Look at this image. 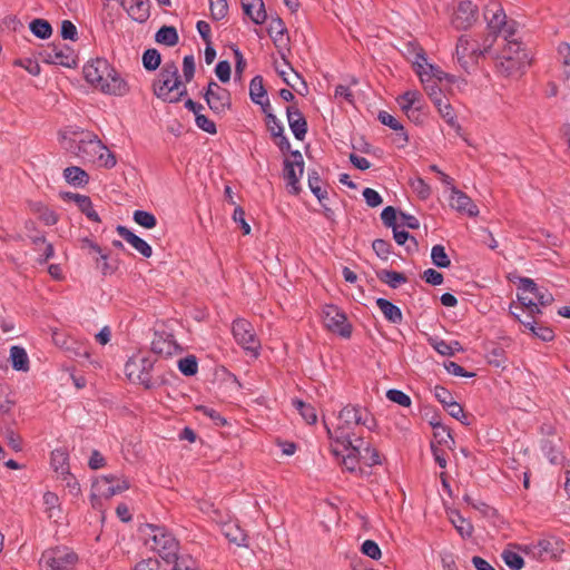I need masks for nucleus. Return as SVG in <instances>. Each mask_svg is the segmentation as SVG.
Returning a JSON list of instances; mask_svg holds the SVG:
<instances>
[{
  "label": "nucleus",
  "mask_w": 570,
  "mask_h": 570,
  "mask_svg": "<svg viewBox=\"0 0 570 570\" xmlns=\"http://www.w3.org/2000/svg\"><path fill=\"white\" fill-rule=\"evenodd\" d=\"M337 423L331 429L324 421V426L328 439L333 444H351V438L357 436L355 429L360 425H364L367 429H372L368 425V414L360 405L347 404L337 414Z\"/></svg>",
  "instance_id": "nucleus-1"
},
{
  "label": "nucleus",
  "mask_w": 570,
  "mask_h": 570,
  "mask_svg": "<svg viewBox=\"0 0 570 570\" xmlns=\"http://www.w3.org/2000/svg\"><path fill=\"white\" fill-rule=\"evenodd\" d=\"M158 43L173 47L178 43L179 36L175 27L163 26L155 36Z\"/></svg>",
  "instance_id": "nucleus-38"
},
{
  "label": "nucleus",
  "mask_w": 570,
  "mask_h": 570,
  "mask_svg": "<svg viewBox=\"0 0 570 570\" xmlns=\"http://www.w3.org/2000/svg\"><path fill=\"white\" fill-rule=\"evenodd\" d=\"M493 42L494 38L490 36L484 39L482 46L469 35L460 36L455 47L459 65L468 71L481 57H484L490 51Z\"/></svg>",
  "instance_id": "nucleus-5"
},
{
  "label": "nucleus",
  "mask_w": 570,
  "mask_h": 570,
  "mask_svg": "<svg viewBox=\"0 0 570 570\" xmlns=\"http://www.w3.org/2000/svg\"><path fill=\"white\" fill-rule=\"evenodd\" d=\"M558 55L563 65V73L570 77V45L567 42L560 43Z\"/></svg>",
  "instance_id": "nucleus-64"
},
{
  "label": "nucleus",
  "mask_w": 570,
  "mask_h": 570,
  "mask_svg": "<svg viewBox=\"0 0 570 570\" xmlns=\"http://www.w3.org/2000/svg\"><path fill=\"white\" fill-rule=\"evenodd\" d=\"M452 523L462 538H470L472 535L473 525L461 515H458L456 519H452Z\"/></svg>",
  "instance_id": "nucleus-63"
},
{
  "label": "nucleus",
  "mask_w": 570,
  "mask_h": 570,
  "mask_svg": "<svg viewBox=\"0 0 570 570\" xmlns=\"http://www.w3.org/2000/svg\"><path fill=\"white\" fill-rule=\"evenodd\" d=\"M285 31L286 28L281 18L272 19L267 28V33L275 43L283 40Z\"/></svg>",
  "instance_id": "nucleus-54"
},
{
  "label": "nucleus",
  "mask_w": 570,
  "mask_h": 570,
  "mask_svg": "<svg viewBox=\"0 0 570 570\" xmlns=\"http://www.w3.org/2000/svg\"><path fill=\"white\" fill-rule=\"evenodd\" d=\"M129 489V482L118 474L101 475L92 483V494L109 499Z\"/></svg>",
  "instance_id": "nucleus-11"
},
{
  "label": "nucleus",
  "mask_w": 570,
  "mask_h": 570,
  "mask_svg": "<svg viewBox=\"0 0 570 570\" xmlns=\"http://www.w3.org/2000/svg\"><path fill=\"white\" fill-rule=\"evenodd\" d=\"M114 67L110 66V63L104 59V58H97L95 60L88 61L83 66V77L90 85H94L95 82L101 81V77L110 76V72H112Z\"/></svg>",
  "instance_id": "nucleus-21"
},
{
  "label": "nucleus",
  "mask_w": 570,
  "mask_h": 570,
  "mask_svg": "<svg viewBox=\"0 0 570 570\" xmlns=\"http://www.w3.org/2000/svg\"><path fill=\"white\" fill-rule=\"evenodd\" d=\"M249 97L254 104H261V100L267 98V91L262 76H255L249 82Z\"/></svg>",
  "instance_id": "nucleus-42"
},
{
  "label": "nucleus",
  "mask_w": 570,
  "mask_h": 570,
  "mask_svg": "<svg viewBox=\"0 0 570 570\" xmlns=\"http://www.w3.org/2000/svg\"><path fill=\"white\" fill-rule=\"evenodd\" d=\"M132 219L136 224L148 229L154 228L157 224L154 214L140 209L134 212Z\"/></svg>",
  "instance_id": "nucleus-55"
},
{
  "label": "nucleus",
  "mask_w": 570,
  "mask_h": 570,
  "mask_svg": "<svg viewBox=\"0 0 570 570\" xmlns=\"http://www.w3.org/2000/svg\"><path fill=\"white\" fill-rule=\"evenodd\" d=\"M364 439L361 435L351 438V444H340L343 448V453L346 452L345 455L356 456L358 460L362 458ZM338 446V444H335Z\"/></svg>",
  "instance_id": "nucleus-50"
},
{
  "label": "nucleus",
  "mask_w": 570,
  "mask_h": 570,
  "mask_svg": "<svg viewBox=\"0 0 570 570\" xmlns=\"http://www.w3.org/2000/svg\"><path fill=\"white\" fill-rule=\"evenodd\" d=\"M43 60L47 63L58 65L67 68H75L78 62L75 51L66 45L48 47L45 50Z\"/></svg>",
  "instance_id": "nucleus-16"
},
{
  "label": "nucleus",
  "mask_w": 570,
  "mask_h": 570,
  "mask_svg": "<svg viewBox=\"0 0 570 570\" xmlns=\"http://www.w3.org/2000/svg\"><path fill=\"white\" fill-rule=\"evenodd\" d=\"M484 19L490 30V37L502 36L509 39L515 36L518 30L517 21L508 19L502 6L497 0L490 1L484 8Z\"/></svg>",
  "instance_id": "nucleus-6"
},
{
  "label": "nucleus",
  "mask_w": 570,
  "mask_h": 570,
  "mask_svg": "<svg viewBox=\"0 0 570 570\" xmlns=\"http://www.w3.org/2000/svg\"><path fill=\"white\" fill-rule=\"evenodd\" d=\"M501 558L511 570H520L524 566L523 558L514 551L504 550L501 553Z\"/></svg>",
  "instance_id": "nucleus-56"
},
{
  "label": "nucleus",
  "mask_w": 570,
  "mask_h": 570,
  "mask_svg": "<svg viewBox=\"0 0 570 570\" xmlns=\"http://www.w3.org/2000/svg\"><path fill=\"white\" fill-rule=\"evenodd\" d=\"M145 544L157 552L164 560H175L178 557L179 542L164 525L144 524L140 528Z\"/></svg>",
  "instance_id": "nucleus-3"
},
{
  "label": "nucleus",
  "mask_w": 570,
  "mask_h": 570,
  "mask_svg": "<svg viewBox=\"0 0 570 570\" xmlns=\"http://www.w3.org/2000/svg\"><path fill=\"white\" fill-rule=\"evenodd\" d=\"M288 126L297 140H303L307 132V121L304 115L296 106L286 108Z\"/></svg>",
  "instance_id": "nucleus-25"
},
{
  "label": "nucleus",
  "mask_w": 570,
  "mask_h": 570,
  "mask_svg": "<svg viewBox=\"0 0 570 570\" xmlns=\"http://www.w3.org/2000/svg\"><path fill=\"white\" fill-rule=\"evenodd\" d=\"M507 42L504 48L502 49L500 56H519L522 58V53H528L527 50L522 47L521 42H519L514 37L504 39Z\"/></svg>",
  "instance_id": "nucleus-52"
},
{
  "label": "nucleus",
  "mask_w": 570,
  "mask_h": 570,
  "mask_svg": "<svg viewBox=\"0 0 570 570\" xmlns=\"http://www.w3.org/2000/svg\"><path fill=\"white\" fill-rule=\"evenodd\" d=\"M307 184L313 195L323 205V200L327 198V191L322 188V179L316 170L308 171Z\"/></svg>",
  "instance_id": "nucleus-40"
},
{
  "label": "nucleus",
  "mask_w": 570,
  "mask_h": 570,
  "mask_svg": "<svg viewBox=\"0 0 570 570\" xmlns=\"http://www.w3.org/2000/svg\"><path fill=\"white\" fill-rule=\"evenodd\" d=\"M179 558L175 560H158L149 558L141 560L135 566V570H175V563L178 562Z\"/></svg>",
  "instance_id": "nucleus-35"
},
{
  "label": "nucleus",
  "mask_w": 570,
  "mask_h": 570,
  "mask_svg": "<svg viewBox=\"0 0 570 570\" xmlns=\"http://www.w3.org/2000/svg\"><path fill=\"white\" fill-rule=\"evenodd\" d=\"M431 259L436 267L446 268L451 265V261L443 245H434L431 249Z\"/></svg>",
  "instance_id": "nucleus-48"
},
{
  "label": "nucleus",
  "mask_w": 570,
  "mask_h": 570,
  "mask_svg": "<svg viewBox=\"0 0 570 570\" xmlns=\"http://www.w3.org/2000/svg\"><path fill=\"white\" fill-rule=\"evenodd\" d=\"M233 336L238 345L245 351L258 355L261 342L256 335L254 326L245 318H237L232 326Z\"/></svg>",
  "instance_id": "nucleus-10"
},
{
  "label": "nucleus",
  "mask_w": 570,
  "mask_h": 570,
  "mask_svg": "<svg viewBox=\"0 0 570 570\" xmlns=\"http://www.w3.org/2000/svg\"><path fill=\"white\" fill-rule=\"evenodd\" d=\"M323 324L330 332L343 338H350L353 326L346 314L336 305L328 304L322 308Z\"/></svg>",
  "instance_id": "nucleus-9"
},
{
  "label": "nucleus",
  "mask_w": 570,
  "mask_h": 570,
  "mask_svg": "<svg viewBox=\"0 0 570 570\" xmlns=\"http://www.w3.org/2000/svg\"><path fill=\"white\" fill-rule=\"evenodd\" d=\"M154 94L165 102L176 104L187 95L186 85L183 81L155 80L153 85Z\"/></svg>",
  "instance_id": "nucleus-14"
},
{
  "label": "nucleus",
  "mask_w": 570,
  "mask_h": 570,
  "mask_svg": "<svg viewBox=\"0 0 570 570\" xmlns=\"http://www.w3.org/2000/svg\"><path fill=\"white\" fill-rule=\"evenodd\" d=\"M179 350L178 344L171 334L156 333L151 341V351L164 357L176 354Z\"/></svg>",
  "instance_id": "nucleus-22"
},
{
  "label": "nucleus",
  "mask_w": 570,
  "mask_h": 570,
  "mask_svg": "<svg viewBox=\"0 0 570 570\" xmlns=\"http://www.w3.org/2000/svg\"><path fill=\"white\" fill-rule=\"evenodd\" d=\"M10 360L16 371L27 372L29 370V357L22 346L13 345L10 347Z\"/></svg>",
  "instance_id": "nucleus-36"
},
{
  "label": "nucleus",
  "mask_w": 570,
  "mask_h": 570,
  "mask_svg": "<svg viewBox=\"0 0 570 570\" xmlns=\"http://www.w3.org/2000/svg\"><path fill=\"white\" fill-rule=\"evenodd\" d=\"M101 92L111 96L122 97L129 92V86L127 81L120 76V73L114 68L110 76H102L101 81L92 85Z\"/></svg>",
  "instance_id": "nucleus-17"
},
{
  "label": "nucleus",
  "mask_w": 570,
  "mask_h": 570,
  "mask_svg": "<svg viewBox=\"0 0 570 570\" xmlns=\"http://www.w3.org/2000/svg\"><path fill=\"white\" fill-rule=\"evenodd\" d=\"M43 504L46 508V513L49 519L59 517L60 508H59V498L53 492H46L43 494Z\"/></svg>",
  "instance_id": "nucleus-47"
},
{
  "label": "nucleus",
  "mask_w": 570,
  "mask_h": 570,
  "mask_svg": "<svg viewBox=\"0 0 570 570\" xmlns=\"http://www.w3.org/2000/svg\"><path fill=\"white\" fill-rule=\"evenodd\" d=\"M479 18V8L471 0H462L458 3L451 18V24L456 30L470 29Z\"/></svg>",
  "instance_id": "nucleus-13"
},
{
  "label": "nucleus",
  "mask_w": 570,
  "mask_h": 570,
  "mask_svg": "<svg viewBox=\"0 0 570 570\" xmlns=\"http://www.w3.org/2000/svg\"><path fill=\"white\" fill-rule=\"evenodd\" d=\"M29 28H30L31 32L40 39H47L52 33V28H51L50 23L45 19H39V18L33 19L30 22Z\"/></svg>",
  "instance_id": "nucleus-45"
},
{
  "label": "nucleus",
  "mask_w": 570,
  "mask_h": 570,
  "mask_svg": "<svg viewBox=\"0 0 570 570\" xmlns=\"http://www.w3.org/2000/svg\"><path fill=\"white\" fill-rule=\"evenodd\" d=\"M450 206L461 214H465L469 217H476L479 215V208L473 200L463 191L459 190L454 186L451 187Z\"/></svg>",
  "instance_id": "nucleus-20"
},
{
  "label": "nucleus",
  "mask_w": 570,
  "mask_h": 570,
  "mask_svg": "<svg viewBox=\"0 0 570 570\" xmlns=\"http://www.w3.org/2000/svg\"><path fill=\"white\" fill-rule=\"evenodd\" d=\"M518 289L517 298L529 311L531 318L541 313V307L553 302L552 294L548 289L539 287L531 278L521 277Z\"/></svg>",
  "instance_id": "nucleus-4"
},
{
  "label": "nucleus",
  "mask_w": 570,
  "mask_h": 570,
  "mask_svg": "<svg viewBox=\"0 0 570 570\" xmlns=\"http://www.w3.org/2000/svg\"><path fill=\"white\" fill-rule=\"evenodd\" d=\"M429 344L441 355L443 356H452L454 355V348L451 344L445 342L444 340L433 336L429 337Z\"/></svg>",
  "instance_id": "nucleus-58"
},
{
  "label": "nucleus",
  "mask_w": 570,
  "mask_h": 570,
  "mask_svg": "<svg viewBox=\"0 0 570 570\" xmlns=\"http://www.w3.org/2000/svg\"><path fill=\"white\" fill-rule=\"evenodd\" d=\"M224 533L229 542L237 544L238 547L247 546V535L245 532L236 524H226L224 527Z\"/></svg>",
  "instance_id": "nucleus-44"
},
{
  "label": "nucleus",
  "mask_w": 570,
  "mask_h": 570,
  "mask_svg": "<svg viewBox=\"0 0 570 570\" xmlns=\"http://www.w3.org/2000/svg\"><path fill=\"white\" fill-rule=\"evenodd\" d=\"M116 230L121 238L130 244L144 257L149 258L153 255L151 246L146 240L129 230L126 226L118 225Z\"/></svg>",
  "instance_id": "nucleus-26"
},
{
  "label": "nucleus",
  "mask_w": 570,
  "mask_h": 570,
  "mask_svg": "<svg viewBox=\"0 0 570 570\" xmlns=\"http://www.w3.org/2000/svg\"><path fill=\"white\" fill-rule=\"evenodd\" d=\"M422 95L417 90H407L397 98L402 111L409 112L410 109L421 108Z\"/></svg>",
  "instance_id": "nucleus-37"
},
{
  "label": "nucleus",
  "mask_w": 570,
  "mask_h": 570,
  "mask_svg": "<svg viewBox=\"0 0 570 570\" xmlns=\"http://www.w3.org/2000/svg\"><path fill=\"white\" fill-rule=\"evenodd\" d=\"M361 462L365 466H374L382 464L381 455L379 451L372 448L368 443L364 441Z\"/></svg>",
  "instance_id": "nucleus-46"
},
{
  "label": "nucleus",
  "mask_w": 570,
  "mask_h": 570,
  "mask_svg": "<svg viewBox=\"0 0 570 570\" xmlns=\"http://www.w3.org/2000/svg\"><path fill=\"white\" fill-rule=\"evenodd\" d=\"M78 556L66 546L45 550L39 560L41 570H75Z\"/></svg>",
  "instance_id": "nucleus-7"
},
{
  "label": "nucleus",
  "mask_w": 570,
  "mask_h": 570,
  "mask_svg": "<svg viewBox=\"0 0 570 570\" xmlns=\"http://www.w3.org/2000/svg\"><path fill=\"white\" fill-rule=\"evenodd\" d=\"M529 63L530 57L528 53H522V58L519 56L514 58H512V56H499L497 58L495 68L500 75L509 77L515 75Z\"/></svg>",
  "instance_id": "nucleus-19"
},
{
  "label": "nucleus",
  "mask_w": 570,
  "mask_h": 570,
  "mask_svg": "<svg viewBox=\"0 0 570 570\" xmlns=\"http://www.w3.org/2000/svg\"><path fill=\"white\" fill-rule=\"evenodd\" d=\"M444 409L448 411V413L452 417L456 419L462 424H464V425L470 424V422L468 421L466 414H464V412H463V407L454 400L451 403H449Z\"/></svg>",
  "instance_id": "nucleus-62"
},
{
  "label": "nucleus",
  "mask_w": 570,
  "mask_h": 570,
  "mask_svg": "<svg viewBox=\"0 0 570 570\" xmlns=\"http://www.w3.org/2000/svg\"><path fill=\"white\" fill-rule=\"evenodd\" d=\"M386 397L401 406L409 407L411 405V397L401 390L391 389L386 392Z\"/></svg>",
  "instance_id": "nucleus-61"
},
{
  "label": "nucleus",
  "mask_w": 570,
  "mask_h": 570,
  "mask_svg": "<svg viewBox=\"0 0 570 570\" xmlns=\"http://www.w3.org/2000/svg\"><path fill=\"white\" fill-rule=\"evenodd\" d=\"M154 363L155 361L147 356L138 355L130 357L125 364V373L131 382L139 383L146 389H151L154 386L151 379Z\"/></svg>",
  "instance_id": "nucleus-8"
},
{
  "label": "nucleus",
  "mask_w": 570,
  "mask_h": 570,
  "mask_svg": "<svg viewBox=\"0 0 570 570\" xmlns=\"http://www.w3.org/2000/svg\"><path fill=\"white\" fill-rule=\"evenodd\" d=\"M178 370L186 376H193L198 371L197 358L194 355H188L177 362Z\"/></svg>",
  "instance_id": "nucleus-53"
},
{
  "label": "nucleus",
  "mask_w": 570,
  "mask_h": 570,
  "mask_svg": "<svg viewBox=\"0 0 570 570\" xmlns=\"http://www.w3.org/2000/svg\"><path fill=\"white\" fill-rule=\"evenodd\" d=\"M209 9L214 20H222L228 12L227 0H209Z\"/></svg>",
  "instance_id": "nucleus-59"
},
{
  "label": "nucleus",
  "mask_w": 570,
  "mask_h": 570,
  "mask_svg": "<svg viewBox=\"0 0 570 570\" xmlns=\"http://www.w3.org/2000/svg\"><path fill=\"white\" fill-rule=\"evenodd\" d=\"M61 198L66 202H73L78 208L80 209V212L86 215V217L91 220V222H96V223H99L100 222V218H99V215L98 213L95 210L94 208V205H92V202L90 199V197L86 196V195H80V194H76V193H70V191H66V193H61L60 194Z\"/></svg>",
  "instance_id": "nucleus-23"
},
{
  "label": "nucleus",
  "mask_w": 570,
  "mask_h": 570,
  "mask_svg": "<svg viewBox=\"0 0 570 570\" xmlns=\"http://www.w3.org/2000/svg\"><path fill=\"white\" fill-rule=\"evenodd\" d=\"M292 160L284 161V178L291 193L296 195L301 190L299 180L304 171L303 156L298 150L292 151Z\"/></svg>",
  "instance_id": "nucleus-15"
},
{
  "label": "nucleus",
  "mask_w": 570,
  "mask_h": 570,
  "mask_svg": "<svg viewBox=\"0 0 570 570\" xmlns=\"http://www.w3.org/2000/svg\"><path fill=\"white\" fill-rule=\"evenodd\" d=\"M431 425L434 430V438L438 440L440 444H454V439L451 434L450 429L442 424L441 422H431Z\"/></svg>",
  "instance_id": "nucleus-49"
},
{
  "label": "nucleus",
  "mask_w": 570,
  "mask_h": 570,
  "mask_svg": "<svg viewBox=\"0 0 570 570\" xmlns=\"http://www.w3.org/2000/svg\"><path fill=\"white\" fill-rule=\"evenodd\" d=\"M375 303L387 322L392 324L402 323L403 314L399 306L383 297L377 298Z\"/></svg>",
  "instance_id": "nucleus-30"
},
{
  "label": "nucleus",
  "mask_w": 570,
  "mask_h": 570,
  "mask_svg": "<svg viewBox=\"0 0 570 570\" xmlns=\"http://www.w3.org/2000/svg\"><path fill=\"white\" fill-rule=\"evenodd\" d=\"M204 98L209 109L216 115H224L232 106L229 91L214 80L208 82Z\"/></svg>",
  "instance_id": "nucleus-12"
},
{
  "label": "nucleus",
  "mask_w": 570,
  "mask_h": 570,
  "mask_svg": "<svg viewBox=\"0 0 570 570\" xmlns=\"http://www.w3.org/2000/svg\"><path fill=\"white\" fill-rule=\"evenodd\" d=\"M332 452L333 454L336 456V458H341L342 459V466L351 472V473H358V474H362L363 473V469L361 468V460H358L356 456H348V455H345L343 452H341L337 446H333L332 449Z\"/></svg>",
  "instance_id": "nucleus-41"
},
{
  "label": "nucleus",
  "mask_w": 570,
  "mask_h": 570,
  "mask_svg": "<svg viewBox=\"0 0 570 570\" xmlns=\"http://www.w3.org/2000/svg\"><path fill=\"white\" fill-rule=\"evenodd\" d=\"M161 62V56L157 49H147L142 55V65L146 70H156Z\"/></svg>",
  "instance_id": "nucleus-51"
},
{
  "label": "nucleus",
  "mask_w": 570,
  "mask_h": 570,
  "mask_svg": "<svg viewBox=\"0 0 570 570\" xmlns=\"http://www.w3.org/2000/svg\"><path fill=\"white\" fill-rule=\"evenodd\" d=\"M244 13L250 18L255 24H262L267 18L263 0H242Z\"/></svg>",
  "instance_id": "nucleus-28"
},
{
  "label": "nucleus",
  "mask_w": 570,
  "mask_h": 570,
  "mask_svg": "<svg viewBox=\"0 0 570 570\" xmlns=\"http://www.w3.org/2000/svg\"><path fill=\"white\" fill-rule=\"evenodd\" d=\"M377 118L383 125L390 127L391 129H393L397 132L396 134L397 141L400 142L401 146H404L405 144H407V141H409L407 134L404 131L402 124L395 117H393L387 111L382 110L379 112Z\"/></svg>",
  "instance_id": "nucleus-32"
},
{
  "label": "nucleus",
  "mask_w": 570,
  "mask_h": 570,
  "mask_svg": "<svg viewBox=\"0 0 570 570\" xmlns=\"http://www.w3.org/2000/svg\"><path fill=\"white\" fill-rule=\"evenodd\" d=\"M511 314L514 316L515 320H518L524 326L525 330L531 332L534 336H537L541 341L550 342L554 338V333L550 327L544 326L542 324H538L532 320H521L520 315L514 312H511Z\"/></svg>",
  "instance_id": "nucleus-29"
},
{
  "label": "nucleus",
  "mask_w": 570,
  "mask_h": 570,
  "mask_svg": "<svg viewBox=\"0 0 570 570\" xmlns=\"http://www.w3.org/2000/svg\"><path fill=\"white\" fill-rule=\"evenodd\" d=\"M293 406L299 412L304 421L308 424H315L317 421V414L315 407L309 404L305 403L298 399H294L292 401Z\"/></svg>",
  "instance_id": "nucleus-43"
},
{
  "label": "nucleus",
  "mask_w": 570,
  "mask_h": 570,
  "mask_svg": "<svg viewBox=\"0 0 570 570\" xmlns=\"http://www.w3.org/2000/svg\"><path fill=\"white\" fill-rule=\"evenodd\" d=\"M50 464L61 478L69 475V456L66 450L56 449L51 452Z\"/></svg>",
  "instance_id": "nucleus-33"
},
{
  "label": "nucleus",
  "mask_w": 570,
  "mask_h": 570,
  "mask_svg": "<svg viewBox=\"0 0 570 570\" xmlns=\"http://www.w3.org/2000/svg\"><path fill=\"white\" fill-rule=\"evenodd\" d=\"M434 105L438 108L440 116L458 132L461 130V126L456 121V115L453 107L443 97H435Z\"/></svg>",
  "instance_id": "nucleus-31"
},
{
  "label": "nucleus",
  "mask_w": 570,
  "mask_h": 570,
  "mask_svg": "<svg viewBox=\"0 0 570 570\" xmlns=\"http://www.w3.org/2000/svg\"><path fill=\"white\" fill-rule=\"evenodd\" d=\"M377 278L387 284L391 288H397L401 284L406 283V277L403 273L382 269L376 273Z\"/></svg>",
  "instance_id": "nucleus-39"
},
{
  "label": "nucleus",
  "mask_w": 570,
  "mask_h": 570,
  "mask_svg": "<svg viewBox=\"0 0 570 570\" xmlns=\"http://www.w3.org/2000/svg\"><path fill=\"white\" fill-rule=\"evenodd\" d=\"M410 186L421 199H426L431 195L430 186L421 177L410 179Z\"/></svg>",
  "instance_id": "nucleus-60"
},
{
  "label": "nucleus",
  "mask_w": 570,
  "mask_h": 570,
  "mask_svg": "<svg viewBox=\"0 0 570 570\" xmlns=\"http://www.w3.org/2000/svg\"><path fill=\"white\" fill-rule=\"evenodd\" d=\"M63 178L69 185L75 187H83L89 183V175L86 170L78 166H70L65 168Z\"/></svg>",
  "instance_id": "nucleus-34"
},
{
  "label": "nucleus",
  "mask_w": 570,
  "mask_h": 570,
  "mask_svg": "<svg viewBox=\"0 0 570 570\" xmlns=\"http://www.w3.org/2000/svg\"><path fill=\"white\" fill-rule=\"evenodd\" d=\"M413 65L415 66L416 73L421 78L422 82L426 81L424 78L425 76H433L438 79H441L442 72L433 65L428 62L425 52L422 48L415 49V58Z\"/></svg>",
  "instance_id": "nucleus-27"
},
{
  "label": "nucleus",
  "mask_w": 570,
  "mask_h": 570,
  "mask_svg": "<svg viewBox=\"0 0 570 570\" xmlns=\"http://www.w3.org/2000/svg\"><path fill=\"white\" fill-rule=\"evenodd\" d=\"M69 148L85 163L97 164L106 168L116 166L115 155L95 134L81 131L79 138L73 139Z\"/></svg>",
  "instance_id": "nucleus-2"
},
{
  "label": "nucleus",
  "mask_w": 570,
  "mask_h": 570,
  "mask_svg": "<svg viewBox=\"0 0 570 570\" xmlns=\"http://www.w3.org/2000/svg\"><path fill=\"white\" fill-rule=\"evenodd\" d=\"M535 554L542 560L560 558L564 552V541L558 537L540 539L534 546Z\"/></svg>",
  "instance_id": "nucleus-18"
},
{
  "label": "nucleus",
  "mask_w": 570,
  "mask_h": 570,
  "mask_svg": "<svg viewBox=\"0 0 570 570\" xmlns=\"http://www.w3.org/2000/svg\"><path fill=\"white\" fill-rule=\"evenodd\" d=\"M120 6L132 20L139 23L146 22L150 16L149 0H122Z\"/></svg>",
  "instance_id": "nucleus-24"
},
{
  "label": "nucleus",
  "mask_w": 570,
  "mask_h": 570,
  "mask_svg": "<svg viewBox=\"0 0 570 570\" xmlns=\"http://www.w3.org/2000/svg\"><path fill=\"white\" fill-rule=\"evenodd\" d=\"M158 80H166V81H181L178 73V67L174 61L166 62L159 75Z\"/></svg>",
  "instance_id": "nucleus-57"
}]
</instances>
